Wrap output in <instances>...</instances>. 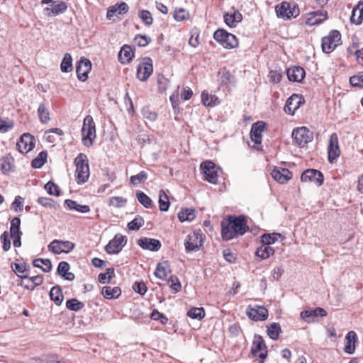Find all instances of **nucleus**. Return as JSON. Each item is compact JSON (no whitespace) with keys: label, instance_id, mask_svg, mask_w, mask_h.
Listing matches in <instances>:
<instances>
[{"label":"nucleus","instance_id":"nucleus-41","mask_svg":"<svg viewBox=\"0 0 363 363\" xmlns=\"http://www.w3.org/2000/svg\"><path fill=\"white\" fill-rule=\"evenodd\" d=\"M281 332V326L277 323H273L269 325L267 328V334L269 337L274 340L279 338V334Z\"/></svg>","mask_w":363,"mask_h":363},{"label":"nucleus","instance_id":"nucleus-10","mask_svg":"<svg viewBox=\"0 0 363 363\" xmlns=\"http://www.w3.org/2000/svg\"><path fill=\"white\" fill-rule=\"evenodd\" d=\"M126 242L127 239L125 236L121 234H116L115 237L109 241L105 250L108 254H117L122 250L123 247L126 245Z\"/></svg>","mask_w":363,"mask_h":363},{"label":"nucleus","instance_id":"nucleus-54","mask_svg":"<svg viewBox=\"0 0 363 363\" xmlns=\"http://www.w3.org/2000/svg\"><path fill=\"white\" fill-rule=\"evenodd\" d=\"M38 203L41 206L47 208L56 209L59 207V205L55 203V201L50 198L40 197L37 200Z\"/></svg>","mask_w":363,"mask_h":363},{"label":"nucleus","instance_id":"nucleus-19","mask_svg":"<svg viewBox=\"0 0 363 363\" xmlns=\"http://www.w3.org/2000/svg\"><path fill=\"white\" fill-rule=\"evenodd\" d=\"M138 245L143 250L157 252L161 248L159 240L149 238H141L138 240Z\"/></svg>","mask_w":363,"mask_h":363},{"label":"nucleus","instance_id":"nucleus-30","mask_svg":"<svg viewBox=\"0 0 363 363\" xmlns=\"http://www.w3.org/2000/svg\"><path fill=\"white\" fill-rule=\"evenodd\" d=\"M65 207L69 210H75L82 213H86L90 211V207L88 205H80L76 201L71 199L65 201Z\"/></svg>","mask_w":363,"mask_h":363},{"label":"nucleus","instance_id":"nucleus-45","mask_svg":"<svg viewBox=\"0 0 363 363\" xmlns=\"http://www.w3.org/2000/svg\"><path fill=\"white\" fill-rule=\"evenodd\" d=\"M66 307L70 311H79L84 307V304L77 298H72L67 301Z\"/></svg>","mask_w":363,"mask_h":363},{"label":"nucleus","instance_id":"nucleus-37","mask_svg":"<svg viewBox=\"0 0 363 363\" xmlns=\"http://www.w3.org/2000/svg\"><path fill=\"white\" fill-rule=\"evenodd\" d=\"M274 253V250L264 243L257 249L256 255L262 259L268 258Z\"/></svg>","mask_w":363,"mask_h":363},{"label":"nucleus","instance_id":"nucleus-13","mask_svg":"<svg viewBox=\"0 0 363 363\" xmlns=\"http://www.w3.org/2000/svg\"><path fill=\"white\" fill-rule=\"evenodd\" d=\"M251 351L255 356L259 357L262 360L267 357V347L263 338L260 335H256L255 337Z\"/></svg>","mask_w":363,"mask_h":363},{"label":"nucleus","instance_id":"nucleus-39","mask_svg":"<svg viewBox=\"0 0 363 363\" xmlns=\"http://www.w3.org/2000/svg\"><path fill=\"white\" fill-rule=\"evenodd\" d=\"M60 69L62 72H70L72 71V58L70 54H65L60 65Z\"/></svg>","mask_w":363,"mask_h":363},{"label":"nucleus","instance_id":"nucleus-58","mask_svg":"<svg viewBox=\"0 0 363 363\" xmlns=\"http://www.w3.org/2000/svg\"><path fill=\"white\" fill-rule=\"evenodd\" d=\"M350 82L352 86L362 87L363 86V72H360L357 75H354L350 77Z\"/></svg>","mask_w":363,"mask_h":363},{"label":"nucleus","instance_id":"nucleus-32","mask_svg":"<svg viewBox=\"0 0 363 363\" xmlns=\"http://www.w3.org/2000/svg\"><path fill=\"white\" fill-rule=\"evenodd\" d=\"M134 56L130 46L125 45L122 47L118 54V58L121 63H128Z\"/></svg>","mask_w":363,"mask_h":363},{"label":"nucleus","instance_id":"nucleus-24","mask_svg":"<svg viewBox=\"0 0 363 363\" xmlns=\"http://www.w3.org/2000/svg\"><path fill=\"white\" fill-rule=\"evenodd\" d=\"M327 311L320 307H318L315 309L305 310L301 313V318L306 322H311L310 318H314L316 317H325L327 315Z\"/></svg>","mask_w":363,"mask_h":363},{"label":"nucleus","instance_id":"nucleus-17","mask_svg":"<svg viewBox=\"0 0 363 363\" xmlns=\"http://www.w3.org/2000/svg\"><path fill=\"white\" fill-rule=\"evenodd\" d=\"M304 99L298 94H292L286 101L284 111L289 114L294 115L295 111L302 105Z\"/></svg>","mask_w":363,"mask_h":363},{"label":"nucleus","instance_id":"nucleus-51","mask_svg":"<svg viewBox=\"0 0 363 363\" xmlns=\"http://www.w3.org/2000/svg\"><path fill=\"white\" fill-rule=\"evenodd\" d=\"M21 220L18 217L13 218L11 221L10 233L11 236H16L18 234H21L20 231Z\"/></svg>","mask_w":363,"mask_h":363},{"label":"nucleus","instance_id":"nucleus-56","mask_svg":"<svg viewBox=\"0 0 363 363\" xmlns=\"http://www.w3.org/2000/svg\"><path fill=\"white\" fill-rule=\"evenodd\" d=\"M139 16L145 25L150 26L152 24L153 18L152 17L151 13L147 10L140 11Z\"/></svg>","mask_w":363,"mask_h":363},{"label":"nucleus","instance_id":"nucleus-50","mask_svg":"<svg viewBox=\"0 0 363 363\" xmlns=\"http://www.w3.org/2000/svg\"><path fill=\"white\" fill-rule=\"evenodd\" d=\"M136 196L138 201L145 208H150L152 206V201L151 199L143 191H138Z\"/></svg>","mask_w":363,"mask_h":363},{"label":"nucleus","instance_id":"nucleus-33","mask_svg":"<svg viewBox=\"0 0 363 363\" xmlns=\"http://www.w3.org/2000/svg\"><path fill=\"white\" fill-rule=\"evenodd\" d=\"M170 272L169 264L168 262L159 263L155 271V275L160 279L164 280Z\"/></svg>","mask_w":363,"mask_h":363},{"label":"nucleus","instance_id":"nucleus-53","mask_svg":"<svg viewBox=\"0 0 363 363\" xmlns=\"http://www.w3.org/2000/svg\"><path fill=\"white\" fill-rule=\"evenodd\" d=\"M144 222L143 217L138 216L128 223V228L131 230H138L144 225Z\"/></svg>","mask_w":363,"mask_h":363},{"label":"nucleus","instance_id":"nucleus-34","mask_svg":"<svg viewBox=\"0 0 363 363\" xmlns=\"http://www.w3.org/2000/svg\"><path fill=\"white\" fill-rule=\"evenodd\" d=\"M201 102L206 106H216L220 104L219 99L213 94H209L206 91L201 93Z\"/></svg>","mask_w":363,"mask_h":363},{"label":"nucleus","instance_id":"nucleus-62","mask_svg":"<svg viewBox=\"0 0 363 363\" xmlns=\"http://www.w3.org/2000/svg\"><path fill=\"white\" fill-rule=\"evenodd\" d=\"M151 41L150 38L146 35H138L135 38V43L140 47H145Z\"/></svg>","mask_w":363,"mask_h":363},{"label":"nucleus","instance_id":"nucleus-1","mask_svg":"<svg viewBox=\"0 0 363 363\" xmlns=\"http://www.w3.org/2000/svg\"><path fill=\"white\" fill-rule=\"evenodd\" d=\"M221 235L226 240H231L238 235H242L248 229L246 218L244 216L238 217L230 216L227 221L221 222Z\"/></svg>","mask_w":363,"mask_h":363},{"label":"nucleus","instance_id":"nucleus-28","mask_svg":"<svg viewBox=\"0 0 363 363\" xmlns=\"http://www.w3.org/2000/svg\"><path fill=\"white\" fill-rule=\"evenodd\" d=\"M67 9V5L64 1L52 4L50 7H46L45 11L50 16H55L65 13Z\"/></svg>","mask_w":363,"mask_h":363},{"label":"nucleus","instance_id":"nucleus-6","mask_svg":"<svg viewBox=\"0 0 363 363\" xmlns=\"http://www.w3.org/2000/svg\"><path fill=\"white\" fill-rule=\"evenodd\" d=\"M313 133L306 127L295 128L292 132V138L299 147H303L313 140Z\"/></svg>","mask_w":363,"mask_h":363},{"label":"nucleus","instance_id":"nucleus-18","mask_svg":"<svg viewBox=\"0 0 363 363\" xmlns=\"http://www.w3.org/2000/svg\"><path fill=\"white\" fill-rule=\"evenodd\" d=\"M91 69V62L88 59L82 58L78 62L76 67V72L79 80L82 82L86 81L88 78V74L90 72Z\"/></svg>","mask_w":363,"mask_h":363},{"label":"nucleus","instance_id":"nucleus-7","mask_svg":"<svg viewBox=\"0 0 363 363\" xmlns=\"http://www.w3.org/2000/svg\"><path fill=\"white\" fill-rule=\"evenodd\" d=\"M276 13L279 18L289 19L296 17L299 14V9L295 5L284 1L276 7Z\"/></svg>","mask_w":363,"mask_h":363},{"label":"nucleus","instance_id":"nucleus-5","mask_svg":"<svg viewBox=\"0 0 363 363\" xmlns=\"http://www.w3.org/2000/svg\"><path fill=\"white\" fill-rule=\"evenodd\" d=\"M341 40V35L337 30H331L328 36L322 39V50L325 53L332 52L335 48L340 44Z\"/></svg>","mask_w":363,"mask_h":363},{"label":"nucleus","instance_id":"nucleus-64","mask_svg":"<svg viewBox=\"0 0 363 363\" xmlns=\"http://www.w3.org/2000/svg\"><path fill=\"white\" fill-rule=\"evenodd\" d=\"M44 363H70L69 361L60 359L58 356L51 355L44 359Z\"/></svg>","mask_w":363,"mask_h":363},{"label":"nucleus","instance_id":"nucleus-9","mask_svg":"<svg viewBox=\"0 0 363 363\" xmlns=\"http://www.w3.org/2000/svg\"><path fill=\"white\" fill-rule=\"evenodd\" d=\"M203 239L201 230L194 231L189 234L185 240V248L186 252L198 250L202 245Z\"/></svg>","mask_w":363,"mask_h":363},{"label":"nucleus","instance_id":"nucleus-36","mask_svg":"<svg viewBox=\"0 0 363 363\" xmlns=\"http://www.w3.org/2000/svg\"><path fill=\"white\" fill-rule=\"evenodd\" d=\"M50 297L57 306H60L64 298L61 287L58 285L53 286L50 291Z\"/></svg>","mask_w":363,"mask_h":363},{"label":"nucleus","instance_id":"nucleus-3","mask_svg":"<svg viewBox=\"0 0 363 363\" xmlns=\"http://www.w3.org/2000/svg\"><path fill=\"white\" fill-rule=\"evenodd\" d=\"M76 177L78 184L85 183L89 177V166L87 157L84 154L80 153L75 159Z\"/></svg>","mask_w":363,"mask_h":363},{"label":"nucleus","instance_id":"nucleus-38","mask_svg":"<svg viewBox=\"0 0 363 363\" xmlns=\"http://www.w3.org/2000/svg\"><path fill=\"white\" fill-rule=\"evenodd\" d=\"M196 216L195 210L193 208L182 209L178 213V218L181 222L191 221Z\"/></svg>","mask_w":363,"mask_h":363},{"label":"nucleus","instance_id":"nucleus-25","mask_svg":"<svg viewBox=\"0 0 363 363\" xmlns=\"http://www.w3.org/2000/svg\"><path fill=\"white\" fill-rule=\"evenodd\" d=\"M128 5L125 2H121L120 4H116L113 6H111L108 8L106 17L108 19L111 20L114 16L124 14L128 11Z\"/></svg>","mask_w":363,"mask_h":363},{"label":"nucleus","instance_id":"nucleus-42","mask_svg":"<svg viewBox=\"0 0 363 363\" xmlns=\"http://www.w3.org/2000/svg\"><path fill=\"white\" fill-rule=\"evenodd\" d=\"M38 113L42 123H48L50 121V113L43 103L39 105Z\"/></svg>","mask_w":363,"mask_h":363},{"label":"nucleus","instance_id":"nucleus-2","mask_svg":"<svg viewBox=\"0 0 363 363\" xmlns=\"http://www.w3.org/2000/svg\"><path fill=\"white\" fill-rule=\"evenodd\" d=\"M82 143L86 147H90L96 137L95 123L91 116H86L82 128Z\"/></svg>","mask_w":363,"mask_h":363},{"label":"nucleus","instance_id":"nucleus-29","mask_svg":"<svg viewBox=\"0 0 363 363\" xmlns=\"http://www.w3.org/2000/svg\"><path fill=\"white\" fill-rule=\"evenodd\" d=\"M352 23L359 25L363 21V1H359L353 9L352 16L350 17Z\"/></svg>","mask_w":363,"mask_h":363},{"label":"nucleus","instance_id":"nucleus-49","mask_svg":"<svg viewBox=\"0 0 363 363\" xmlns=\"http://www.w3.org/2000/svg\"><path fill=\"white\" fill-rule=\"evenodd\" d=\"M109 205L115 208H121L126 205L127 199L122 196H113L108 199Z\"/></svg>","mask_w":363,"mask_h":363},{"label":"nucleus","instance_id":"nucleus-52","mask_svg":"<svg viewBox=\"0 0 363 363\" xmlns=\"http://www.w3.org/2000/svg\"><path fill=\"white\" fill-rule=\"evenodd\" d=\"M187 315L193 319L201 320L205 315V311L203 308H191Z\"/></svg>","mask_w":363,"mask_h":363},{"label":"nucleus","instance_id":"nucleus-55","mask_svg":"<svg viewBox=\"0 0 363 363\" xmlns=\"http://www.w3.org/2000/svg\"><path fill=\"white\" fill-rule=\"evenodd\" d=\"M114 276V269L113 268H108L106 269V272L104 274H99V281L101 284H105L108 282L109 280Z\"/></svg>","mask_w":363,"mask_h":363},{"label":"nucleus","instance_id":"nucleus-48","mask_svg":"<svg viewBox=\"0 0 363 363\" xmlns=\"http://www.w3.org/2000/svg\"><path fill=\"white\" fill-rule=\"evenodd\" d=\"M147 179V174L145 171H141L136 175H133L130 178V182L133 185H138L141 183H144Z\"/></svg>","mask_w":363,"mask_h":363},{"label":"nucleus","instance_id":"nucleus-15","mask_svg":"<svg viewBox=\"0 0 363 363\" xmlns=\"http://www.w3.org/2000/svg\"><path fill=\"white\" fill-rule=\"evenodd\" d=\"M34 137L29 133H24L16 144L21 153H27L35 147Z\"/></svg>","mask_w":363,"mask_h":363},{"label":"nucleus","instance_id":"nucleus-35","mask_svg":"<svg viewBox=\"0 0 363 363\" xmlns=\"http://www.w3.org/2000/svg\"><path fill=\"white\" fill-rule=\"evenodd\" d=\"M101 294L108 299L117 298L121 294V290L118 286H106L103 287Z\"/></svg>","mask_w":363,"mask_h":363},{"label":"nucleus","instance_id":"nucleus-8","mask_svg":"<svg viewBox=\"0 0 363 363\" xmlns=\"http://www.w3.org/2000/svg\"><path fill=\"white\" fill-rule=\"evenodd\" d=\"M201 169L204 174L205 179L208 182L216 184L218 183V167L211 161H206L201 163Z\"/></svg>","mask_w":363,"mask_h":363},{"label":"nucleus","instance_id":"nucleus-21","mask_svg":"<svg viewBox=\"0 0 363 363\" xmlns=\"http://www.w3.org/2000/svg\"><path fill=\"white\" fill-rule=\"evenodd\" d=\"M153 67L150 62L144 61L139 64L137 69V77L140 81H146L152 73Z\"/></svg>","mask_w":363,"mask_h":363},{"label":"nucleus","instance_id":"nucleus-22","mask_svg":"<svg viewBox=\"0 0 363 363\" xmlns=\"http://www.w3.org/2000/svg\"><path fill=\"white\" fill-rule=\"evenodd\" d=\"M271 175L280 184H286L292 177L291 172L285 168H275L272 170Z\"/></svg>","mask_w":363,"mask_h":363},{"label":"nucleus","instance_id":"nucleus-59","mask_svg":"<svg viewBox=\"0 0 363 363\" xmlns=\"http://www.w3.org/2000/svg\"><path fill=\"white\" fill-rule=\"evenodd\" d=\"M45 189L48 191V193L50 195L54 196H59L60 195V191L59 187L57 186L55 183L52 182H48L45 185Z\"/></svg>","mask_w":363,"mask_h":363},{"label":"nucleus","instance_id":"nucleus-40","mask_svg":"<svg viewBox=\"0 0 363 363\" xmlns=\"http://www.w3.org/2000/svg\"><path fill=\"white\" fill-rule=\"evenodd\" d=\"M159 208L161 211H167L169 207V200L168 196L163 190L159 192Z\"/></svg>","mask_w":363,"mask_h":363},{"label":"nucleus","instance_id":"nucleus-47","mask_svg":"<svg viewBox=\"0 0 363 363\" xmlns=\"http://www.w3.org/2000/svg\"><path fill=\"white\" fill-rule=\"evenodd\" d=\"M313 16L308 19L307 23L310 26L321 23L327 18V14H323L320 11H315L312 13Z\"/></svg>","mask_w":363,"mask_h":363},{"label":"nucleus","instance_id":"nucleus-14","mask_svg":"<svg viewBox=\"0 0 363 363\" xmlns=\"http://www.w3.org/2000/svg\"><path fill=\"white\" fill-rule=\"evenodd\" d=\"M301 180L303 182H314L318 186H320L323 183V175L318 170L308 169L303 172L301 177Z\"/></svg>","mask_w":363,"mask_h":363},{"label":"nucleus","instance_id":"nucleus-4","mask_svg":"<svg viewBox=\"0 0 363 363\" xmlns=\"http://www.w3.org/2000/svg\"><path fill=\"white\" fill-rule=\"evenodd\" d=\"M214 39L227 49H233L238 45L236 36L224 29H218L213 34Z\"/></svg>","mask_w":363,"mask_h":363},{"label":"nucleus","instance_id":"nucleus-57","mask_svg":"<svg viewBox=\"0 0 363 363\" xmlns=\"http://www.w3.org/2000/svg\"><path fill=\"white\" fill-rule=\"evenodd\" d=\"M189 17V14L188 11H186L184 9H179L178 10H176L174 13V18L177 21H182L188 19Z\"/></svg>","mask_w":363,"mask_h":363},{"label":"nucleus","instance_id":"nucleus-27","mask_svg":"<svg viewBox=\"0 0 363 363\" xmlns=\"http://www.w3.org/2000/svg\"><path fill=\"white\" fill-rule=\"evenodd\" d=\"M346 343L344 347V352L352 354L355 351V342L357 340V336L354 331H350L345 337Z\"/></svg>","mask_w":363,"mask_h":363},{"label":"nucleus","instance_id":"nucleus-23","mask_svg":"<svg viewBox=\"0 0 363 363\" xmlns=\"http://www.w3.org/2000/svg\"><path fill=\"white\" fill-rule=\"evenodd\" d=\"M266 128V124L263 121H258L252 125L250 131V138L256 144H261L262 133Z\"/></svg>","mask_w":363,"mask_h":363},{"label":"nucleus","instance_id":"nucleus-11","mask_svg":"<svg viewBox=\"0 0 363 363\" xmlns=\"http://www.w3.org/2000/svg\"><path fill=\"white\" fill-rule=\"evenodd\" d=\"M75 245L70 241H62L54 240L48 245L50 251L55 254H60L62 252L69 253L73 250Z\"/></svg>","mask_w":363,"mask_h":363},{"label":"nucleus","instance_id":"nucleus-46","mask_svg":"<svg viewBox=\"0 0 363 363\" xmlns=\"http://www.w3.org/2000/svg\"><path fill=\"white\" fill-rule=\"evenodd\" d=\"M46 152H40L38 155L32 160L31 165L33 168H40L47 160Z\"/></svg>","mask_w":363,"mask_h":363},{"label":"nucleus","instance_id":"nucleus-26","mask_svg":"<svg viewBox=\"0 0 363 363\" xmlns=\"http://www.w3.org/2000/svg\"><path fill=\"white\" fill-rule=\"evenodd\" d=\"M305 74V70L301 67H294L287 70L288 79L291 82H301L303 79Z\"/></svg>","mask_w":363,"mask_h":363},{"label":"nucleus","instance_id":"nucleus-43","mask_svg":"<svg viewBox=\"0 0 363 363\" xmlns=\"http://www.w3.org/2000/svg\"><path fill=\"white\" fill-rule=\"evenodd\" d=\"M282 235L280 233H273L270 234H264L261 237V242L267 245L270 246L271 244H274Z\"/></svg>","mask_w":363,"mask_h":363},{"label":"nucleus","instance_id":"nucleus-61","mask_svg":"<svg viewBox=\"0 0 363 363\" xmlns=\"http://www.w3.org/2000/svg\"><path fill=\"white\" fill-rule=\"evenodd\" d=\"M1 241L2 242V248L4 251H9L11 248V241L9 239V233L4 231L1 235Z\"/></svg>","mask_w":363,"mask_h":363},{"label":"nucleus","instance_id":"nucleus-63","mask_svg":"<svg viewBox=\"0 0 363 363\" xmlns=\"http://www.w3.org/2000/svg\"><path fill=\"white\" fill-rule=\"evenodd\" d=\"M142 113L146 119L154 121L157 119V115L155 111H152L148 107L143 108Z\"/></svg>","mask_w":363,"mask_h":363},{"label":"nucleus","instance_id":"nucleus-20","mask_svg":"<svg viewBox=\"0 0 363 363\" xmlns=\"http://www.w3.org/2000/svg\"><path fill=\"white\" fill-rule=\"evenodd\" d=\"M225 23L230 28H235L242 20V14L234 8L226 12L223 16Z\"/></svg>","mask_w":363,"mask_h":363},{"label":"nucleus","instance_id":"nucleus-60","mask_svg":"<svg viewBox=\"0 0 363 363\" xmlns=\"http://www.w3.org/2000/svg\"><path fill=\"white\" fill-rule=\"evenodd\" d=\"M13 124L12 121L8 119L0 118V132L5 133L10 129L13 128Z\"/></svg>","mask_w":363,"mask_h":363},{"label":"nucleus","instance_id":"nucleus-12","mask_svg":"<svg viewBox=\"0 0 363 363\" xmlns=\"http://www.w3.org/2000/svg\"><path fill=\"white\" fill-rule=\"evenodd\" d=\"M246 313L247 316L255 321L264 320L268 317V310L264 306H261L253 307L249 306L247 308Z\"/></svg>","mask_w":363,"mask_h":363},{"label":"nucleus","instance_id":"nucleus-16","mask_svg":"<svg viewBox=\"0 0 363 363\" xmlns=\"http://www.w3.org/2000/svg\"><path fill=\"white\" fill-rule=\"evenodd\" d=\"M340 150L338 145V137L337 133H333L329 139L328 147V160L333 162L334 160L340 156Z\"/></svg>","mask_w":363,"mask_h":363},{"label":"nucleus","instance_id":"nucleus-44","mask_svg":"<svg viewBox=\"0 0 363 363\" xmlns=\"http://www.w3.org/2000/svg\"><path fill=\"white\" fill-rule=\"evenodd\" d=\"M11 268L13 269V270L16 273V274L18 277L21 278V280L28 278V276L26 274L21 275V274H23L27 270V266L25 263H23V264L12 263Z\"/></svg>","mask_w":363,"mask_h":363},{"label":"nucleus","instance_id":"nucleus-31","mask_svg":"<svg viewBox=\"0 0 363 363\" xmlns=\"http://www.w3.org/2000/svg\"><path fill=\"white\" fill-rule=\"evenodd\" d=\"M69 264L65 261H62L59 263L57 267V272L64 279L68 281H72L74 279V274L69 272Z\"/></svg>","mask_w":363,"mask_h":363}]
</instances>
